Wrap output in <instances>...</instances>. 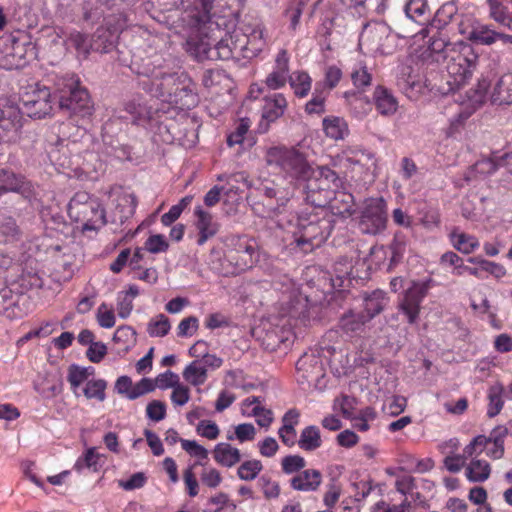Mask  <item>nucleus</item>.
<instances>
[{
	"instance_id": "1",
	"label": "nucleus",
	"mask_w": 512,
	"mask_h": 512,
	"mask_svg": "<svg viewBox=\"0 0 512 512\" xmlns=\"http://www.w3.org/2000/svg\"><path fill=\"white\" fill-rule=\"evenodd\" d=\"M216 0H194L189 13L191 34L186 40V50L199 61L211 60L213 42L222 30L212 13Z\"/></svg>"
},
{
	"instance_id": "2",
	"label": "nucleus",
	"mask_w": 512,
	"mask_h": 512,
	"mask_svg": "<svg viewBox=\"0 0 512 512\" xmlns=\"http://www.w3.org/2000/svg\"><path fill=\"white\" fill-rule=\"evenodd\" d=\"M294 233L297 246L305 252L321 246L334 228V217L327 210L300 215Z\"/></svg>"
},
{
	"instance_id": "3",
	"label": "nucleus",
	"mask_w": 512,
	"mask_h": 512,
	"mask_svg": "<svg viewBox=\"0 0 512 512\" xmlns=\"http://www.w3.org/2000/svg\"><path fill=\"white\" fill-rule=\"evenodd\" d=\"M265 161L278 169L286 178L306 181L314 175L306 155L296 147L275 146L267 150Z\"/></svg>"
},
{
	"instance_id": "4",
	"label": "nucleus",
	"mask_w": 512,
	"mask_h": 512,
	"mask_svg": "<svg viewBox=\"0 0 512 512\" xmlns=\"http://www.w3.org/2000/svg\"><path fill=\"white\" fill-rule=\"evenodd\" d=\"M67 211L71 220L83 224V231H95L106 224L105 210L101 203L85 191L74 194Z\"/></svg>"
},
{
	"instance_id": "5",
	"label": "nucleus",
	"mask_w": 512,
	"mask_h": 512,
	"mask_svg": "<svg viewBox=\"0 0 512 512\" xmlns=\"http://www.w3.org/2000/svg\"><path fill=\"white\" fill-rule=\"evenodd\" d=\"M447 61L446 68L450 77L448 81L451 86L450 90H458L468 82L477 69L479 55L471 45L461 41L458 42L456 50H452Z\"/></svg>"
},
{
	"instance_id": "6",
	"label": "nucleus",
	"mask_w": 512,
	"mask_h": 512,
	"mask_svg": "<svg viewBox=\"0 0 512 512\" xmlns=\"http://www.w3.org/2000/svg\"><path fill=\"white\" fill-rule=\"evenodd\" d=\"M37 58L34 43L26 37L12 35L0 38V67L6 70L19 69Z\"/></svg>"
},
{
	"instance_id": "7",
	"label": "nucleus",
	"mask_w": 512,
	"mask_h": 512,
	"mask_svg": "<svg viewBox=\"0 0 512 512\" xmlns=\"http://www.w3.org/2000/svg\"><path fill=\"white\" fill-rule=\"evenodd\" d=\"M59 107L69 115L80 117L90 116L93 111L88 91L79 85V80L74 76L63 79L58 83Z\"/></svg>"
},
{
	"instance_id": "8",
	"label": "nucleus",
	"mask_w": 512,
	"mask_h": 512,
	"mask_svg": "<svg viewBox=\"0 0 512 512\" xmlns=\"http://www.w3.org/2000/svg\"><path fill=\"white\" fill-rule=\"evenodd\" d=\"M0 129L11 133L8 135V141L19 145L25 151L35 149L39 140L36 129L23 125L20 111L12 106L0 108Z\"/></svg>"
},
{
	"instance_id": "9",
	"label": "nucleus",
	"mask_w": 512,
	"mask_h": 512,
	"mask_svg": "<svg viewBox=\"0 0 512 512\" xmlns=\"http://www.w3.org/2000/svg\"><path fill=\"white\" fill-rule=\"evenodd\" d=\"M386 224L387 205L385 200L382 197L367 199L359 222L362 233L376 235L386 228Z\"/></svg>"
},
{
	"instance_id": "10",
	"label": "nucleus",
	"mask_w": 512,
	"mask_h": 512,
	"mask_svg": "<svg viewBox=\"0 0 512 512\" xmlns=\"http://www.w3.org/2000/svg\"><path fill=\"white\" fill-rule=\"evenodd\" d=\"M118 61L138 76H143V79H153L155 75H159L158 69L162 66L163 59L157 53L143 57L141 49L138 48L130 58L124 51L118 49Z\"/></svg>"
},
{
	"instance_id": "11",
	"label": "nucleus",
	"mask_w": 512,
	"mask_h": 512,
	"mask_svg": "<svg viewBox=\"0 0 512 512\" xmlns=\"http://www.w3.org/2000/svg\"><path fill=\"white\" fill-rule=\"evenodd\" d=\"M429 290L427 282L413 281L405 290L399 301L398 310L406 317L409 324L417 323L421 311V303Z\"/></svg>"
},
{
	"instance_id": "12",
	"label": "nucleus",
	"mask_w": 512,
	"mask_h": 512,
	"mask_svg": "<svg viewBox=\"0 0 512 512\" xmlns=\"http://www.w3.org/2000/svg\"><path fill=\"white\" fill-rule=\"evenodd\" d=\"M21 114L30 118L41 119L50 114L52 110L51 93L48 88H38L27 93L22 100V107L18 109Z\"/></svg>"
},
{
	"instance_id": "13",
	"label": "nucleus",
	"mask_w": 512,
	"mask_h": 512,
	"mask_svg": "<svg viewBox=\"0 0 512 512\" xmlns=\"http://www.w3.org/2000/svg\"><path fill=\"white\" fill-rule=\"evenodd\" d=\"M180 74L159 72L153 79H140L138 85L145 92L162 102L168 103L166 95L173 94L174 87L179 82Z\"/></svg>"
},
{
	"instance_id": "14",
	"label": "nucleus",
	"mask_w": 512,
	"mask_h": 512,
	"mask_svg": "<svg viewBox=\"0 0 512 512\" xmlns=\"http://www.w3.org/2000/svg\"><path fill=\"white\" fill-rule=\"evenodd\" d=\"M168 104L180 109H191L198 104L196 84L187 74H180L179 82L174 87L173 94L166 95Z\"/></svg>"
},
{
	"instance_id": "15",
	"label": "nucleus",
	"mask_w": 512,
	"mask_h": 512,
	"mask_svg": "<svg viewBox=\"0 0 512 512\" xmlns=\"http://www.w3.org/2000/svg\"><path fill=\"white\" fill-rule=\"evenodd\" d=\"M457 43L449 42L440 33L434 35L429 40L427 49L422 53L424 60H431L432 62H440L448 60L451 56L452 50H456Z\"/></svg>"
},
{
	"instance_id": "16",
	"label": "nucleus",
	"mask_w": 512,
	"mask_h": 512,
	"mask_svg": "<svg viewBox=\"0 0 512 512\" xmlns=\"http://www.w3.org/2000/svg\"><path fill=\"white\" fill-rule=\"evenodd\" d=\"M289 56L286 50L278 52L275 59V67L265 79V84L272 90H277L285 86L289 78Z\"/></svg>"
},
{
	"instance_id": "17",
	"label": "nucleus",
	"mask_w": 512,
	"mask_h": 512,
	"mask_svg": "<svg viewBox=\"0 0 512 512\" xmlns=\"http://www.w3.org/2000/svg\"><path fill=\"white\" fill-rule=\"evenodd\" d=\"M239 45L240 35L238 31L226 35L219 41L213 42L211 60H229L233 58L235 54L241 55Z\"/></svg>"
},
{
	"instance_id": "18",
	"label": "nucleus",
	"mask_w": 512,
	"mask_h": 512,
	"mask_svg": "<svg viewBox=\"0 0 512 512\" xmlns=\"http://www.w3.org/2000/svg\"><path fill=\"white\" fill-rule=\"evenodd\" d=\"M239 35V52L242 57L252 58L262 51L265 41L263 39V30L261 28L253 29L249 35L241 32H239Z\"/></svg>"
},
{
	"instance_id": "19",
	"label": "nucleus",
	"mask_w": 512,
	"mask_h": 512,
	"mask_svg": "<svg viewBox=\"0 0 512 512\" xmlns=\"http://www.w3.org/2000/svg\"><path fill=\"white\" fill-rule=\"evenodd\" d=\"M287 105V100L281 93L266 96L262 107V118L267 122L276 121L284 114Z\"/></svg>"
},
{
	"instance_id": "20",
	"label": "nucleus",
	"mask_w": 512,
	"mask_h": 512,
	"mask_svg": "<svg viewBox=\"0 0 512 512\" xmlns=\"http://www.w3.org/2000/svg\"><path fill=\"white\" fill-rule=\"evenodd\" d=\"M373 102L376 110L383 116H392L398 108V101L385 87L377 86L373 93Z\"/></svg>"
},
{
	"instance_id": "21",
	"label": "nucleus",
	"mask_w": 512,
	"mask_h": 512,
	"mask_svg": "<svg viewBox=\"0 0 512 512\" xmlns=\"http://www.w3.org/2000/svg\"><path fill=\"white\" fill-rule=\"evenodd\" d=\"M368 322L369 317H366L364 313L349 311L341 316L339 328L345 335L353 337L362 333Z\"/></svg>"
},
{
	"instance_id": "22",
	"label": "nucleus",
	"mask_w": 512,
	"mask_h": 512,
	"mask_svg": "<svg viewBox=\"0 0 512 512\" xmlns=\"http://www.w3.org/2000/svg\"><path fill=\"white\" fill-rule=\"evenodd\" d=\"M492 104H512V73L503 74L495 83L490 95Z\"/></svg>"
},
{
	"instance_id": "23",
	"label": "nucleus",
	"mask_w": 512,
	"mask_h": 512,
	"mask_svg": "<svg viewBox=\"0 0 512 512\" xmlns=\"http://www.w3.org/2000/svg\"><path fill=\"white\" fill-rule=\"evenodd\" d=\"M289 335V331L280 327H273L265 331L259 339L265 350L274 352L280 349L282 345L285 346V348L288 346Z\"/></svg>"
},
{
	"instance_id": "24",
	"label": "nucleus",
	"mask_w": 512,
	"mask_h": 512,
	"mask_svg": "<svg viewBox=\"0 0 512 512\" xmlns=\"http://www.w3.org/2000/svg\"><path fill=\"white\" fill-rule=\"evenodd\" d=\"M195 215L198 218L196 227L199 230L197 244L203 245L209 238L217 233L218 225L213 222L212 215L204 211L200 206L196 208Z\"/></svg>"
},
{
	"instance_id": "25",
	"label": "nucleus",
	"mask_w": 512,
	"mask_h": 512,
	"mask_svg": "<svg viewBox=\"0 0 512 512\" xmlns=\"http://www.w3.org/2000/svg\"><path fill=\"white\" fill-rule=\"evenodd\" d=\"M305 186L306 201L311 205L319 208L325 207L330 204L331 191H328V187H323L318 184L317 181H306Z\"/></svg>"
},
{
	"instance_id": "26",
	"label": "nucleus",
	"mask_w": 512,
	"mask_h": 512,
	"mask_svg": "<svg viewBox=\"0 0 512 512\" xmlns=\"http://www.w3.org/2000/svg\"><path fill=\"white\" fill-rule=\"evenodd\" d=\"M290 483L292 488L298 491H315L321 484V473L315 469H308L294 476Z\"/></svg>"
},
{
	"instance_id": "27",
	"label": "nucleus",
	"mask_w": 512,
	"mask_h": 512,
	"mask_svg": "<svg viewBox=\"0 0 512 512\" xmlns=\"http://www.w3.org/2000/svg\"><path fill=\"white\" fill-rule=\"evenodd\" d=\"M489 17L502 26L509 27L512 1L509 0H486Z\"/></svg>"
},
{
	"instance_id": "28",
	"label": "nucleus",
	"mask_w": 512,
	"mask_h": 512,
	"mask_svg": "<svg viewBox=\"0 0 512 512\" xmlns=\"http://www.w3.org/2000/svg\"><path fill=\"white\" fill-rule=\"evenodd\" d=\"M21 231L16 220L5 210H0V244L17 241Z\"/></svg>"
},
{
	"instance_id": "29",
	"label": "nucleus",
	"mask_w": 512,
	"mask_h": 512,
	"mask_svg": "<svg viewBox=\"0 0 512 512\" xmlns=\"http://www.w3.org/2000/svg\"><path fill=\"white\" fill-rule=\"evenodd\" d=\"M364 302L365 308L363 313L366 315V317H369L370 321L384 310L388 299L384 291L377 289L369 294H366L364 297Z\"/></svg>"
},
{
	"instance_id": "30",
	"label": "nucleus",
	"mask_w": 512,
	"mask_h": 512,
	"mask_svg": "<svg viewBox=\"0 0 512 512\" xmlns=\"http://www.w3.org/2000/svg\"><path fill=\"white\" fill-rule=\"evenodd\" d=\"M255 254V247L244 241L239 242L235 253H230L228 257L236 261L235 264L239 270H246L253 266Z\"/></svg>"
},
{
	"instance_id": "31",
	"label": "nucleus",
	"mask_w": 512,
	"mask_h": 512,
	"mask_svg": "<svg viewBox=\"0 0 512 512\" xmlns=\"http://www.w3.org/2000/svg\"><path fill=\"white\" fill-rule=\"evenodd\" d=\"M308 181H317L323 187H328V191H331V194L342 186V179L334 170L327 166L319 167Z\"/></svg>"
},
{
	"instance_id": "32",
	"label": "nucleus",
	"mask_w": 512,
	"mask_h": 512,
	"mask_svg": "<svg viewBox=\"0 0 512 512\" xmlns=\"http://www.w3.org/2000/svg\"><path fill=\"white\" fill-rule=\"evenodd\" d=\"M117 35L105 28H98L92 36L93 51L109 53L116 47Z\"/></svg>"
},
{
	"instance_id": "33",
	"label": "nucleus",
	"mask_w": 512,
	"mask_h": 512,
	"mask_svg": "<svg viewBox=\"0 0 512 512\" xmlns=\"http://www.w3.org/2000/svg\"><path fill=\"white\" fill-rule=\"evenodd\" d=\"M23 176L14 173L8 168H0V196L8 192H20L24 188Z\"/></svg>"
},
{
	"instance_id": "34",
	"label": "nucleus",
	"mask_w": 512,
	"mask_h": 512,
	"mask_svg": "<svg viewBox=\"0 0 512 512\" xmlns=\"http://www.w3.org/2000/svg\"><path fill=\"white\" fill-rule=\"evenodd\" d=\"M213 454L216 462L225 467H232L241 459L239 449L228 443L217 444L214 448Z\"/></svg>"
},
{
	"instance_id": "35",
	"label": "nucleus",
	"mask_w": 512,
	"mask_h": 512,
	"mask_svg": "<svg viewBox=\"0 0 512 512\" xmlns=\"http://www.w3.org/2000/svg\"><path fill=\"white\" fill-rule=\"evenodd\" d=\"M331 196V214L352 215L354 212V197L352 194L343 191H334Z\"/></svg>"
},
{
	"instance_id": "36",
	"label": "nucleus",
	"mask_w": 512,
	"mask_h": 512,
	"mask_svg": "<svg viewBox=\"0 0 512 512\" xmlns=\"http://www.w3.org/2000/svg\"><path fill=\"white\" fill-rule=\"evenodd\" d=\"M124 109L133 117V121L148 120L152 117L153 110L147 106L139 95L132 97L124 103Z\"/></svg>"
},
{
	"instance_id": "37",
	"label": "nucleus",
	"mask_w": 512,
	"mask_h": 512,
	"mask_svg": "<svg viewBox=\"0 0 512 512\" xmlns=\"http://www.w3.org/2000/svg\"><path fill=\"white\" fill-rule=\"evenodd\" d=\"M299 372H303L302 377L306 381H312L322 372V363L313 355H304L296 363Z\"/></svg>"
},
{
	"instance_id": "38",
	"label": "nucleus",
	"mask_w": 512,
	"mask_h": 512,
	"mask_svg": "<svg viewBox=\"0 0 512 512\" xmlns=\"http://www.w3.org/2000/svg\"><path fill=\"white\" fill-rule=\"evenodd\" d=\"M322 445L320 430L317 426L305 427L298 439V446L304 451H315Z\"/></svg>"
},
{
	"instance_id": "39",
	"label": "nucleus",
	"mask_w": 512,
	"mask_h": 512,
	"mask_svg": "<svg viewBox=\"0 0 512 512\" xmlns=\"http://www.w3.org/2000/svg\"><path fill=\"white\" fill-rule=\"evenodd\" d=\"M323 128L325 134L334 140L344 139L349 133L346 121L340 117L324 118Z\"/></svg>"
},
{
	"instance_id": "40",
	"label": "nucleus",
	"mask_w": 512,
	"mask_h": 512,
	"mask_svg": "<svg viewBox=\"0 0 512 512\" xmlns=\"http://www.w3.org/2000/svg\"><path fill=\"white\" fill-rule=\"evenodd\" d=\"M491 468L485 460H472L466 468V477L470 482H484L490 476Z\"/></svg>"
},
{
	"instance_id": "41",
	"label": "nucleus",
	"mask_w": 512,
	"mask_h": 512,
	"mask_svg": "<svg viewBox=\"0 0 512 512\" xmlns=\"http://www.w3.org/2000/svg\"><path fill=\"white\" fill-rule=\"evenodd\" d=\"M289 84L296 96L303 98L311 89V78L304 71H295L289 74Z\"/></svg>"
},
{
	"instance_id": "42",
	"label": "nucleus",
	"mask_w": 512,
	"mask_h": 512,
	"mask_svg": "<svg viewBox=\"0 0 512 512\" xmlns=\"http://www.w3.org/2000/svg\"><path fill=\"white\" fill-rule=\"evenodd\" d=\"M183 378L193 386H200L207 380V371L201 361L195 360L186 366Z\"/></svg>"
},
{
	"instance_id": "43",
	"label": "nucleus",
	"mask_w": 512,
	"mask_h": 512,
	"mask_svg": "<svg viewBox=\"0 0 512 512\" xmlns=\"http://www.w3.org/2000/svg\"><path fill=\"white\" fill-rule=\"evenodd\" d=\"M64 44L71 45L78 54H82L85 58L88 57L90 51H93L92 38L90 39L86 34L78 31L71 32Z\"/></svg>"
},
{
	"instance_id": "44",
	"label": "nucleus",
	"mask_w": 512,
	"mask_h": 512,
	"mask_svg": "<svg viewBox=\"0 0 512 512\" xmlns=\"http://www.w3.org/2000/svg\"><path fill=\"white\" fill-rule=\"evenodd\" d=\"M504 387L501 383H495L489 388L488 391V409L487 415L490 418L495 417L500 413L503 408L504 401L502 398Z\"/></svg>"
},
{
	"instance_id": "45",
	"label": "nucleus",
	"mask_w": 512,
	"mask_h": 512,
	"mask_svg": "<svg viewBox=\"0 0 512 512\" xmlns=\"http://www.w3.org/2000/svg\"><path fill=\"white\" fill-rule=\"evenodd\" d=\"M510 156L509 153H504L501 156L493 155L490 158L479 160L475 163L474 168L477 173L480 174H491L494 173L500 166L504 164V161Z\"/></svg>"
},
{
	"instance_id": "46",
	"label": "nucleus",
	"mask_w": 512,
	"mask_h": 512,
	"mask_svg": "<svg viewBox=\"0 0 512 512\" xmlns=\"http://www.w3.org/2000/svg\"><path fill=\"white\" fill-rule=\"evenodd\" d=\"M427 12L428 6L425 0H410L405 6L406 15L418 23L426 20Z\"/></svg>"
},
{
	"instance_id": "47",
	"label": "nucleus",
	"mask_w": 512,
	"mask_h": 512,
	"mask_svg": "<svg viewBox=\"0 0 512 512\" xmlns=\"http://www.w3.org/2000/svg\"><path fill=\"white\" fill-rule=\"evenodd\" d=\"M171 325L169 318L164 314L157 315L148 323L147 332L152 337H163L170 331Z\"/></svg>"
},
{
	"instance_id": "48",
	"label": "nucleus",
	"mask_w": 512,
	"mask_h": 512,
	"mask_svg": "<svg viewBox=\"0 0 512 512\" xmlns=\"http://www.w3.org/2000/svg\"><path fill=\"white\" fill-rule=\"evenodd\" d=\"M107 383L103 379L89 380L83 389V394L87 399H97L102 402L105 400V389Z\"/></svg>"
},
{
	"instance_id": "49",
	"label": "nucleus",
	"mask_w": 512,
	"mask_h": 512,
	"mask_svg": "<svg viewBox=\"0 0 512 512\" xmlns=\"http://www.w3.org/2000/svg\"><path fill=\"white\" fill-rule=\"evenodd\" d=\"M470 40L482 45H491L497 41V32L487 25L479 26L470 32Z\"/></svg>"
},
{
	"instance_id": "50",
	"label": "nucleus",
	"mask_w": 512,
	"mask_h": 512,
	"mask_svg": "<svg viewBox=\"0 0 512 512\" xmlns=\"http://www.w3.org/2000/svg\"><path fill=\"white\" fill-rule=\"evenodd\" d=\"M35 388L44 398H51L62 392L63 383L59 377L51 380L46 378L41 384H36Z\"/></svg>"
},
{
	"instance_id": "51",
	"label": "nucleus",
	"mask_w": 512,
	"mask_h": 512,
	"mask_svg": "<svg viewBox=\"0 0 512 512\" xmlns=\"http://www.w3.org/2000/svg\"><path fill=\"white\" fill-rule=\"evenodd\" d=\"M113 341L115 343H122L121 349L128 351L136 342V332L129 326L118 327L114 333Z\"/></svg>"
},
{
	"instance_id": "52",
	"label": "nucleus",
	"mask_w": 512,
	"mask_h": 512,
	"mask_svg": "<svg viewBox=\"0 0 512 512\" xmlns=\"http://www.w3.org/2000/svg\"><path fill=\"white\" fill-rule=\"evenodd\" d=\"M262 468L259 460H248L239 466L237 474L241 480L251 481L258 476Z\"/></svg>"
},
{
	"instance_id": "53",
	"label": "nucleus",
	"mask_w": 512,
	"mask_h": 512,
	"mask_svg": "<svg viewBox=\"0 0 512 512\" xmlns=\"http://www.w3.org/2000/svg\"><path fill=\"white\" fill-rule=\"evenodd\" d=\"M351 79L354 86L360 89L371 84L372 76L364 64L357 63L351 71Z\"/></svg>"
},
{
	"instance_id": "54",
	"label": "nucleus",
	"mask_w": 512,
	"mask_h": 512,
	"mask_svg": "<svg viewBox=\"0 0 512 512\" xmlns=\"http://www.w3.org/2000/svg\"><path fill=\"white\" fill-rule=\"evenodd\" d=\"M250 120L248 118L240 119L236 125L235 130L232 131L227 137V144L232 147L236 144H241L244 140V136L250 128Z\"/></svg>"
},
{
	"instance_id": "55",
	"label": "nucleus",
	"mask_w": 512,
	"mask_h": 512,
	"mask_svg": "<svg viewBox=\"0 0 512 512\" xmlns=\"http://www.w3.org/2000/svg\"><path fill=\"white\" fill-rule=\"evenodd\" d=\"M468 261L474 264H479L481 270L492 274L496 278H501L506 274L505 268L498 263L488 261L479 257H471L468 259Z\"/></svg>"
},
{
	"instance_id": "56",
	"label": "nucleus",
	"mask_w": 512,
	"mask_h": 512,
	"mask_svg": "<svg viewBox=\"0 0 512 512\" xmlns=\"http://www.w3.org/2000/svg\"><path fill=\"white\" fill-rule=\"evenodd\" d=\"M454 247L464 254H470L478 246V242L474 237L468 236L464 233L453 235Z\"/></svg>"
},
{
	"instance_id": "57",
	"label": "nucleus",
	"mask_w": 512,
	"mask_h": 512,
	"mask_svg": "<svg viewBox=\"0 0 512 512\" xmlns=\"http://www.w3.org/2000/svg\"><path fill=\"white\" fill-rule=\"evenodd\" d=\"M155 384L149 378H143L135 385L132 384L131 392L128 394V399L134 400L147 393L154 391Z\"/></svg>"
},
{
	"instance_id": "58",
	"label": "nucleus",
	"mask_w": 512,
	"mask_h": 512,
	"mask_svg": "<svg viewBox=\"0 0 512 512\" xmlns=\"http://www.w3.org/2000/svg\"><path fill=\"white\" fill-rule=\"evenodd\" d=\"M488 440L485 435H478L463 449V456L468 459L474 454H480L487 446Z\"/></svg>"
},
{
	"instance_id": "59",
	"label": "nucleus",
	"mask_w": 512,
	"mask_h": 512,
	"mask_svg": "<svg viewBox=\"0 0 512 512\" xmlns=\"http://www.w3.org/2000/svg\"><path fill=\"white\" fill-rule=\"evenodd\" d=\"M168 247L167 240L161 234L152 235L145 242L146 250L153 254L165 252Z\"/></svg>"
},
{
	"instance_id": "60",
	"label": "nucleus",
	"mask_w": 512,
	"mask_h": 512,
	"mask_svg": "<svg viewBox=\"0 0 512 512\" xmlns=\"http://www.w3.org/2000/svg\"><path fill=\"white\" fill-rule=\"evenodd\" d=\"M282 469L286 474L297 472L305 467V459L299 455H289L282 459Z\"/></svg>"
},
{
	"instance_id": "61",
	"label": "nucleus",
	"mask_w": 512,
	"mask_h": 512,
	"mask_svg": "<svg viewBox=\"0 0 512 512\" xmlns=\"http://www.w3.org/2000/svg\"><path fill=\"white\" fill-rule=\"evenodd\" d=\"M67 379L71 385L73 393L78 397L79 394L77 393V389L80 387L82 383H84L85 381L87 382L84 373L80 372V366L75 364L71 365L68 369Z\"/></svg>"
},
{
	"instance_id": "62",
	"label": "nucleus",
	"mask_w": 512,
	"mask_h": 512,
	"mask_svg": "<svg viewBox=\"0 0 512 512\" xmlns=\"http://www.w3.org/2000/svg\"><path fill=\"white\" fill-rule=\"evenodd\" d=\"M147 417L153 421H161L166 416V405L160 400L151 401L146 408Z\"/></svg>"
},
{
	"instance_id": "63",
	"label": "nucleus",
	"mask_w": 512,
	"mask_h": 512,
	"mask_svg": "<svg viewBox=\"0 0 512 512\" xmlns=\"http://www.w3.org/2000/svg\"><path fill=\"white\" fill-rule=\"evenodd\" d=\"M490 83L487 79L482 78L478 80L477 86L471 89L468 97L475 104H482L485 100Z\"/></svg>"
},
{
	"instance_id": "64",
	"label": "nucleus",
	"mask_w": 512,
	"mask_h": 512,
	"mask_svg": "<svg viewBox=\"0 0 512 512\" xmlns=\"http://www.w3.org/2000/svg\"><path fill=\"white\" fill-rule=\"evenodd\" d=\"M155 387L160 389L174 388L179 384V376L174 372L167 370L164 373L159 374L155 379Z\"/></svg>"
}]
</instances>
